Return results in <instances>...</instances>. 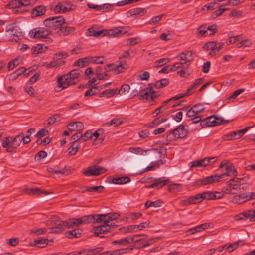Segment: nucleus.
<instances>
[{"mask_svg": "<svg viewBox=\"0 0 255 255\" xmlns=\"http://www.w3.org/2000/svg\"><path fill=\"white\" fill-rule=\"evenodd\" d=\"M203 199L204 200H213V192H204L202 193Z\"/></svg>", "mask_w": 255, "mask_h": 255, "instance_id": "nucleus-62", "label": "nucleus"}, {"mask_svg": "<svg viewBox=\"0 0 255 255\" xmlns=\"http://www.w3.org/2000/svg\"><path fill=\"white\" fill-rule=\"evenodd\" d=\"M166 153V149H154L153 150V153L151 154L152 159H157L164 158Z\"/></svg>", "mask_w": 255, "mask_h": 255, "instance_id": "nucleus-21", "label": "nucleus"}, {"mask_svg": "<svg viewBox=\"0 0 255 255\" xmlns=\"http://www.w3.org/2000/svg\"><path fill=\"white\" fill-rule=\"evenodd\" d=\"M160 96L159 91H155L151 86H148L140 90L139 92L138 98L144 102L151 101Z\"/></svg>", "mask_w": 255, "mask_h": 255, "instance_id": "nucleus-4", "label": "nucleus"}, {"mask_svg": "<svg viewBox=\"0 0 255 255\" xmlns=\"http://www.w3.org/2000/svg\"><path fill=\"white\" fill-rule=\"evenodd\" d=\"M162 202L160 200H157L155 201H147L145 204V208L146 209L149 207H158L161 205Z\"/></svg>", "mask_w": 255, "mask_h": 255, "instance_id": "nucleus-39", "label": "nucleus"}, {"mask_svg": "<svg viewBox=\"0 0 255 255\" xmlns=\"http://www.w3.org/2000/svg\"><path fill=\"white\" fill-rule=\"evenodd\" d=\"M26 193L29 195H40L42 194L44 195H48L50 193V192L40 190L39 188H35L32 189H28L26 190Z\"/></svg>", "mask_w": 255, "mask_h": 255, "instance_id": "nucleus-29", "label": "nucleus"}, {"mask_svg": "<svg viewBox=\"0 0 255 255\" xmlns=\"http://www.w3.org/2000/svg\"><path fill=\"white\" fill-rule=\"evenodd\" d=\"M212 177L208 176L204 179H200L197 181L196 184L198 185H206L208 184L213 183V180L211 179Z\"/></svg>", "mask_w": 255, "mask_h": 255, "instance_id": "nucleus-36", "label": "nucleus"}, {"mask_svg": "<svg viewBox=\"0 0 255 255\" xmlns=\"http://www.w3.org/2000/svg\"><path fill=\"white\" fill-rule=\"evenodd\" d=\"M21 136L20 134L15 137H7L2 139V146L4 148H6L7 152H13L14 150L18 147L21 143Z\"/></svg>", "mask_w": 255, "mask_h": 255, "instance_id": "nucleus-3", "label": "nucleus"}, {"mask_svg": "<svg viewBox=\"0 0 255 255\" xmlns=\"http://www.w3.org/2000/svg\"><path fill=\"white\" fill-rule=\"evenodd\" d=\"M90 63L89 57H86L82 58H80L77 60L75 63L74 65L81 67L87 66Z\"/></svg>", "mask_w": 255, "mask_h": 255, "instance_id": "nucleus-30", "label": "nucleus"}, {"mask_svg": "<svg viewBox=\"0 0 255 255\" xmlns=\"http://www.w3.org/2000/svg\"><path fill=\"white\" fill-rule=\"evenodd\" d=\"M226 172L222 173L221 176H223L224 177L226 176H237V171L234 167V166L232 164L228 163L227 164L226 168Z\"/></svg>", "mask_w": 255, "mask_h": 255, "instance_id": "nucleus-20", "label": "nucleus"}, {"mask_svg": "<svg viewBox=\"0 0 255 255\" xmlns=\"http://www.w3.org/2000/svg\"><path fill=\"white\" fill-rule=\"evenodd\" d=\"M67 128L70 131H80L84 128V125L81 122H74L70 123L67 125Z\"/></svg>", "mask_w": 255, "mask_h": 255, "instance_id": "nucleus-19", "label": "nucleus"}, {"mask_svg": "<svg viewBox=\"0 0 255 255\" xmlns=\"http://www.w3.org/2000/svg\"><path fill=\"white\" fill-rule=\"evenodd\" d=\"M175 71V69L172 67V65H168L164 67L158 72L162 73H168L171 71Z\"/></svg>", "mask_w": 255, "mask_h": 255, "instance_id": "nucleus-61", "label": "nucleus"}, {"mask_svg": "<svg viewBox=\"0 0 255 255\" xmlns=\"http://www.w3.org/2000/svg\"><path fill=\"white\" fill-rule=\"evenodd\" d=\"M59 115L55 114L47 120V125H51L59 121Z\"/></svg>", "mask_w": 255, "mask_h": 255, "instance_id": "nucleus-44", "label": "nucleus"}, {"mask_svg": "<svg viewBox=\"0 0 255 255\" xmlns=\"http://www.w3.org/2000/svg\"><path fill=\"white\" fill-rule=\"evenodd\" d=\"M47 231L46 228H40L38 229H32L30 231V233L34 234L35 235L38 236L44 234Z\"/></svg>", "mask_w": 255, "mask_h": 255, "instance_id": "nucleus-54", "label": "nucleus"}, {"mask_svg": "<svg viewBox=\"0 0 255 255\" xmlns=\"http://www.w3.org/2000/svg\"><path fill=\"white\" fill-rule=\"evenodd\" d=\"M251 128L252 127H247L243 129L234 131L226 134L223 137V140L229 141L239 139Z\"/></svg>", "mask_w": 255, "mask_h": 255, "instance_id": "nucleus-10", "label": "nucleus"}, {"mask_svg": "<svg viewBox=\"0 0 255 255\" xmlns=\"http://www.w3.org/2000/svg\"><path fill=\"white\" fill-rule=\"evenodd\" d=\"M48 241L47 239L35 240L33 242V245H37L39 248H43L48 245Z\"/></svg>", "mask_w": 255, "mask_h": 255, "instance_id": "nucleus-35", "label": "nucleus"}, {"mask_svg": "<svg viewBox=\"0 0 255 255\" xmlns=\"http://www.w3.org/2000/svg\"><path fill=\"white\" fill-rule=\"evenodd\" d=\"M130 86L129 85L125 84L122 86L121 89L119 90V94L120 95L126 94L128 92Z\"/></svg>", "mask_w": 255, "mask_h": 255, "instance_id": "nucleus-52", "label": "nucleus"}, {"mask_svg": "<svg viewBox=\"0 0 255 255\" xmlns=\"http://www.w3.org/2000/svg\"><path fill=\"white\" fill-rule=\"evenodd\" d=\"M224 123H227L229 121L220 120L219 118H216L215 116H212L208 117L201 121L200 125L202 127H211L218 125L224 123Z\"/></svg>", "mask_w": 255, "mask_h": 255, "instance_id": "nucleus-9", "label": "nucleus"}, {"mask_svg": "<svg viewBox=\"0 0 255 255\" xmlns=\"http://www.w3.org/2000/svg\"><path fill=\"white\" fill-rule=\"evenodd\" d=\"M9 6L12 9H15L16 8H21V1L20 0H13L9 3Z\"/></svg>", "mask_w": 255, "mask_h": 255, "instance_id": "nucleus-50", "label": "nucleus"}, {"mask_svg": "<svg viewBox=\"0 0 255 255\" xmlns=\"http://www.w3.org/2000/svg\"><path fill=\"white\" fill-rule=\"evenodd\" d=\"M169 84V80L167 79H162L160 80L156 81L154 83H149V86H151L152 89L156 88L157 89L164 87Z\"/></svg>", "mask_w": 255, "mask_h": 255, "instance_id": "nucleus-23", "label": "nucleus"}, {"mask_svg": "<svg viewBox=\"0 0 255 255\" xmlns=\"http://www.w3.org/2000/svg\"><path fill=\"white\" fill-rule=\"evenodd\" d=\"M82 137L81 132L78 131L71 136V140L72 141V143H76L78 141L82 142Z\"/></svg>", "mask_w": 255, "mask_h": 255, "instance_id": "nucleus-45", "label": "nucleus"}, {"mask_svg": "<svg viewBox=\"0 0 255 255\" xmlns=\"http://www.w3.org/2000/svg\"><path fill=\"white\" fill-rule=\"evenodd\" d=\"M90 62L95 64H102L104 57L102 56L89 57Z\"/></svg>", "mask_w": 255, "mask_h": 255, "instance_id": "nucleus-47", "label": "nucleus"}, {"mask_svg": "<svg viewBox=\"0 0 255 255\" xmlns=\"http://www.w3.org/2000/svg\"><path fill=\"white\" fill-rule=\"evenodd\" d=\"M43 24L50 31L54 30L57 31L61 25L65 24V19L62 16L50 17L44 20Z\"/></svg>", "mask_w": 255, "mask_h": 255, "instance_id": "nucleus-5", "label": "nucleus"}, {"mask_svg": "<svg viewBox=\"0 0 255 255\" xmlns=\"http://www.w3.org/2000/svg\"><path fill=\"white\" fill-rule=\"evenodd\" d=\"M160 163L162 164H164V162H162V160L160 159L157 162H155L154 163H152L150 166H148L147 167H146V168L144 169V172H147L149 170H151L153 168H154L155 167V166H157V167L159 166V165H160Z\"/></svg>", "mask_w": 255, "mask_h": 255, "instance_id": "nucleus-58", "label": "nucleus"}, {"mask_svg": "<svg viewBox=\"0 0 255 255\" xmlns=\"http://www.w3.org/2000/svg\"><path fill=\"white\" fill-rule=\"evenodd\" d=\"M122 123V121L119 119H114L112 120L109 122H107L105 124V126H110L111 125H114V127H116L118 125H121Z\"/></svg>", "mask_w": 255, "mask_h": 255, "instance_id": "nucleus-51", "label": "nucleus"}, {"mask_svg": "<svg viewBox=\"0 0 255 255\" xmlns=\"http://www.w3.org/2000/svg\"><path fill=\"white\" fill-rule=\"evenodd\" d=\"M191 198L193 199L194 204L200 203L203 200L202 193L197 194L195 196H191Z\"/></svg>", "mask_w": 255, "mask_h": 255, "instance_id": "nucleus-57", "label": "nucleus"}, {"mask_svg": "<svg viewBox=\"0 0 255 255\" xmlns=\"http://www.w3.org/2000/svg\"><path fill=\"white\" fill-rule=\"evenodd\" d=\"M130 179L128 177H121L114 178L112 179V182L115 184H122L129 182Z\"/></svg>", "mask_w": 255, "mask_h": 255, "instance_id": "nucleus-32", "label": "nucleus"}, {"mask_svg": "<svg viewBox=\"0 0 255 255\" xmlns=\"http://www.w3.org/2000/svg\"><path fill=\"white\" fill-rule=\"evenodd\" d=\"M82 234V230L77 228L66 233V236L69 239L78 238L81 237Z\"/></svg>", "mask_w": 255, "mask_h": 255, "instance_id": "nucleus-22", "label": "nucleus"}, {"mask_svg": "<svg viewBox=\"0 0 255 255\" xmlns=\"http://www.w3.org/2000/svg\"><path fill=\"white\" fill-rule=\"evenodd\" d=\"M127 69V65L125 61L120 62L119 64L116 67L115 66L114 72L115 74H119L123 72Z\"/></svg>", "mask_w": 255, "mask_h": 255, "instance_id": "nucleus-31", "label": "nucleus"}, {"mask_svg": "<svg viewBox=\"0 0 255 255\" xmlns=\"http://www.w3.org/2000/svg\"><path fill=\"white\" fill-rule=\"evenodd\" d=\"M132 250V248L129 249L128 248L117 249L111 251L104 252L102 253V255H119L126 253L127 251H130Z\"/></svg>", "mask_w": 255, "mask_h": 255, "instance_id": "nucleus-25", "label": "nucleus"}, {"mask_svg": "<svg viewBox=\"0 0 255 255\" xmlns=\"http://www.w3.org/2000/svg\"><path fill=\"white\" fill-rule=\"evenodd\" d=\"M146 10L143 8H136L131 9L129 11L130 15L136 17H140L144 15L146 13Z\"/></svg>", "mask_w": 255, "mask_h": 255, "instance_id": "nucleus-28", "label": "nucleus"}, {"mask_svg": "<svg viewBox=\"0 0 255 255\" xmlns=\"http://www.w3.org/2000/svg\"><path fill=\"white\" fill-rule=\"evenodd\" d=\"M247 201L245 194L236 195L232 197L231 202L233 204H241Z\"/></svg>", "mask_w": 255, "mask_h": 255, "instance_id": "nucleus-26", "label": "nucleus"}, {"mask_svg": "<svg viewBox=\"0 0 255 255\" xmlns=\"http://www.w3.org/2000/svg\"><path fill=\"white\" fill-rule=\"evenodd\" d=\"M19 64V58H15L13 60L10 61L8 62L7 65V69L9 71H11L13 69H14L16 66H18Z\"/></svg>", "mask_w": 255, "mask_h": 255, "instance_id": "nucleus-42", "label": "nucleus"}, {"mask_svg": "<svg viewBox=\"0 0 255 255\" xmlns=\"http://www.w3.org/2000/svg\"><path fill=\"white\" fill-rule=\"evenodd\" d=\"M17 25L15 23H13L8 25L6 27V30L9 34L12 35H17Z\"/></svg>", "mask_w": 255, "mask_h": 255, "instance_id": "nucleus-34", "label": "nucleus"}, {"mask_svg": "<svg viewBox=\"0 0 255 255\" xmlns=\"http://www.w3.org/2000/svg\"><path fill=\"white\" fill-rule=\"evenodd\" d=\"M99 87H96L95 85L92 86L90 89L86 91L85 93L84 96L86 97L97 94L99 92V91H97Z\"/></svg>", "mask_w": 255, "mask_h": 255, "instance_id": "nucleus-41", "label": "nucleus"}, {"mask_svg": "<svg viewBox=\"0 0 255 255\" xmlns=\"http://www.w3.org/2000/svg\"><path fill=\"white\" fill-rule=\"evenodd\" d=\"M43 45L37 44L35 46H33L32 50L33 54L41 53L43 52Z\"/></svg>", "mask_w": 255, "mask_h": 255, "instance_id": "nucleus-56", "label": "nucleus"}, {"mask_svg": "<svg viewBox=\"0 0 255 255\" xmlns=\"http://www.w3.org/2000/svg\"><path fill=\"white\" fill-rule=\"evenodd\" d=\"M244 190V187L239 184V186H236L232 187H230V188H227L226 189L225 192L226 193L231 194H235L237 193H241Z\"/></svg>", "mask_w": 255, "mask_h": 255, "instance_id": "nucleus-27", "label": "nucleus"}, {"mask_svg": "<svg viewBox=\"0 0 255 255\" xmlns=\"http://www.w3.org/2000/svg\"><path fill=\"white\" fill-rule=\"evenodd\" d=\"M141 236V235H134L133 237H129L127 238H125L123 239H121L118 240H115L112 242V245H127L129 244L130 243L134 242H137L139 240H135V238Z\"/></svg>", "mask_w": 255, "mask_h": 255, "instance_id": "nucleus-14", "label": "nucleus"}, {"mask_svg": "<svg viewBox=\"0 0 255 255\" xmlns=\"http://www.w3.org/2000/svg\"><path fill=\"white\" fill-rule=\"evenodd\" d=\"M187 133L186 130L184 129V127L183 125H180L174 130H171L167 137L170 139H172L171 136H173L175 138H182L185 137Z\"/></svg>", "mask_w": 255, "mask_h": 255, "instance_id": "nucleus-13", "label": "nucleus"}, {"mask_svg": "<svg viewBox=\"0 0 255 255\" xmlns=\"http://www.w3.org/2000/svg\"><path fill=\"white\" fill-rule=\"evenodd\" d=\"M168 190L169 192H176L180 190V185L179 184H173L168 186Z\"/></svg>", "mask_w": 255, "mask_h": 255, "instance_id": "nucleus-53", "label": "nucleus"}, {"mask_svg": "<svg viewBox=\"0 0 255 255\" xmlns=\"http://www.w3.org/2000/svg\"><path fill=\"white\" fill-rule=\"evenodd\" d=\"M107 169L104 167L99 166L96 164L88 167L83 171V173L87 176H98L105 173Z\"/></svg>", "mask_w": 255, "mask_h": 255, "instance_id": "nucleus-7", "label": "nucleus"}, {"mask_svg": "<svg viewBox=\"0 0 255 255\" xmlns=\"http://www.w3.org/2000/svg\"><path fill=\"white\" fill-rule=\"evenodd\" d=\"M190 168L191 169L193 167H206L208 165V160L206 158L200 160L194 161L190 163Z\"/></svg>", "mask_w": 255, "mask_h": 255, "instance_id": "nucleus-24", "label": "nucleus"}, {"mask_svg": "<svg viewBox=\"0 0 255 255\" xmlns=\"http://www.w3.org/2000/svg\"><path fill=\"white\" fill-rule=\"evenodd\" d=\"M113 6V5L109 4H104L102 5H99L98 11H101L102 12L109 11L112 10Z\"/></svg>", "mask_w": 255, "mask_h": 255, "instance_id": "nucleus-48", "label": "nucleus"}, {"mask_svg": "<svg viewBox=\"0 0 255 255\" xmlns=\"http://www.w3.org/2000/svg\"><path fill=\"white\" fill-rule=\"evenodd\" d=\"M20 1L21 7H27L34 4L35 0H20Z\"/></svg>", "mask_w": 255, "mask_h": 255, "instance_id": "nucleus-60", "label": "nucleus"}, {"mask_svg": "<svg viewBox=\"0 0 255 255\" xmlns=\"http://www.w3.org/2000/svg\"><path fill=\"white\" fill-rule=\"evenodd\" d=\"M51 225L52 227L49 228L50 232L52 233H59L65 229L66 228L65 221L57 219H54L51 221Z\"/></svg>", "mask_w": 255, "mask_h": 255, "instance_id": "nucleus-11", "label": "nucleus"}, {"mask_svg": "<svg viewBox=\"0 0 255 255\" xmlns=\"http://www.w3.org/2000/svg\"><path fill=\"white\" fill-rule=\"evenodd\" d=\"M76 7V6L70 2H59L54 8V11L56 13H65L67 11H73Z\"/></svg>", "mask_w": 255, "mask_h": 255, "instance_id": "nucleus-6", "label": "nucleus"}, {"mask_svg": "<svg viewBox=\"0 0 255 255\" xmlns=\"http://www.w3.org/2000/svg\"><path fill=\"white\" fill-rule=\"evenodd\" d=\"M120 215L116 212L104 214H95L84 216L78 219H69L65 221L66 227L74 228L82 224L89 223L103 222L102 225L94 228V235L100 238L105 237L104 234L109 232L115 223L114 221L118 219Z\"/></svg>", "mask_w": 255, "mask_h": 255, "instance_id": "nucleus-1", "label": "nucleus"}, {"mask_svg": "<svg viewBox=\"0 0 255 255\" xmlns=\"http://www.w3.org/2000/svg\"><path fill=\"white\" fill-rule=\"evenodd\" d=\"M51 32L48 28H37L31 30L29 35L32 38H45L49 35Z\"/></svg>", "mask_w": 255, "mask_h": 255, "instance_id": "nucleus-8", "label": "nucleus"}, {"mask_svg": "<svg viewBox=\"0 0 255 255\" xmlns=\"http://www.w3.org/2000/svg\"><path fill=\"white\" fill-rule=\"evenodd\" d=\"M234 219L235 221L249 219L250 221H255V209L239 213L234 217Z\"/></svg>", "mask_w": 255, "mask_h": 255, "instance_id": "nucleus-12", "label": "nucleus"}, {"mask_svg": "<svg viewBox=\"0 0 255 255\" xmlns=\"http://www.w3.org/2000/svg\"><path fill=\"white\" fill-rule=\"evenodd\" d=\"M117 89H111L106 90L102 92H101L99 94L100 97H103L104 96H107V97H110L114 95V94L117 92Z\"/></svg>", "mask_w": 255, "mask_h": 255, "instance_id": "nucleus-38", "label": "nucleus"}, {"mask_svg": "<svg viewBox=\"0 0 255 255\" xmlns=\"http://www.w3.org/2000/svg\"><path fill=\"white\" fill-rule=\"evenodd\" d=\"M64 63H65L64 61H61L60 62L54 61H52L50 63H49V64H48L47 65V67L51 68V67H53L60 66L64 65Z\"/></svg>", "mask_w": 255, "mask_h": 255, "instance_id": "nucleus-59", "label": "nucleus"}, {"mask_svg": "<svg viewBox=\"0 0 255 255\" xmlns=\"http://www.w3.org/2000/svg\"><path fill=\"white\" fill-rule=\"evenodd\" d=\"M75 29L74 27L68 26L63 24L56 32L59 36H65L73 32Z\"/></svg>", "mask_w": 255, "mask_h": 255, "instance_id": "nucleus-16", "label": "nucleus"}, {"mask_svg": "<svg viewBox=\"0 0 255 255\" xmlns=\"http://www.w3.org/2000/svg\"><path fill=\"white\" fill-rule=\"evenodd\" d=\"M136 229V225H133L124 227L120 229V230L125 233H130L133 232V230Z\"/></svg>", "mask_w": 255, "mask_h": 255, "instance_id": "nucleus-49", "label": "nucleus"}, {"mask_svg": "<svg viewBox=\"0 0 255 255\" xmlns=\"http://www.w3.org/2000/svg\"><path fill=\"white\" fill-rule=\"evenodd\" d=\"M191 61H192V59L187 60V61H186L184 63L177 62L172 65V67H173V68H174L175 70L180 68H182L185 69L188 68L189 65L190 64Z\"/></svg>", "mask_w": 255, "mask_h": 255, "instance_id": "nucleus-33", "label": "nucleus"}, {"mask_svg": "<svg viewBox=\"0 0 255 255\" xmlns=\"http://www.w3.org/2000/svg\"><path fill=\"white\" fill-rule=\"evenodd\" d=\"M155 183L149 185L145 186L147 188H157L160 189L163 186L166 185L169 182L168 180L164 179V178H159L158 179H155L154 180Z\"/></svg>", "mask_w": 255, "mask_h": 255, "instance_id": "nucleus-18", "label": "nucleus"}, {"mask_svg": "<svg viewBox=\"0 0 255 255\" xmlns=\"http://www.w3.org/2000/svg\"><path fill=\"white\" fill-rule=\"evenodd\" d=\"M212 177L208 176L204 179H200L197 181L196 184L198 185H206L208 184L213 183V180L211 179Z\"/></svg>", "mask_w": 255, "mask_h": 255, "instance_id": "nucleus-37", "label": "nucleus"}, {"mask_svg": "<svg viewBox=\"0 0 255 255\" xmlns=\"http://www.w3.org/2000/svg\"><path fill=\"white\" fill-rule=\"evenodd\" d=\"M217 42L211 41V42H208V43H206L204 45L203 48L207 50H211L212 49L215 48V47L217 46Z\"/></svg>", "mask_w": 255, "mask_h": 255, "instance_id": "nucleus-55", "label": "nucleus"}, {"mask_svg": "<svg viewBox=\"0 0 255 255\" xmlns=\"http://www.w3.org/2000/svg\"><path fill=\"white\" fill-rule=\"evenodd\" d=\"M163 16V14H161L160 15H158L155 17H153L149 21V23L151 25H155L156 23L160 21L162 17Z\"/></svg>", "mask_w": 255, "mask_h": 255, "instance_id": "nucleus-64", "label": "nucleus"}, {"mask_svg": "<svg viewBox=\"0 0 255 255\" xmlns=\"http://www.w3.org/2000/svg\"><path fill=\"white\" fill-rule=\"evenodd\" d=\"M192 107L197 114L202 113L205 110V107L201 103L195 104L192 106Z\"/></svg>", "mask_w": 255, "mask_h": 255, "instance_id": "nucleus-43", "label": "nucleus"}, {"mask_svg": "<svg viewBox=\"0 0 255 255\" xmlns=\"http://www.w3.org/2000/svg\"><path fill=\"white\" fill-rule=\"evenodd\" d=\"M79 148V144L72 143L71 146L68 149L69 154H70V155H75L77 153Z\"/></svg>", "mask_w": 255, "mask_h": 255, "instance_id": "nucleus-40", "label": "nucleus"}, {"mask_svg": "<svg viewBox=\"0 0 255 255\" xmlns=\"http://www.w3.org/2000/svg\"><path fill=\"white\" fill-rule=\"evenodd\" d=\"M46 10V6L43 5L35 7L31 12L32 17L40 16L45 14Z\"/></svg>", "mask_w": 255, "mask_h": 255, "instance_id": "nucleus-17", "label": "nucleus"}, {"mask_svg": "<svg viewBox=\"0 0 255 255\" xmlns=\"http://www.w3.org/2000/svg\"><path fill=\"white\" fill-rule=\"evenodd\" d=\"M80 70L74 69L66 75H64L57 79L58 85L62 89L66 88L70 85L77 84L79 81Z\"/></svg>", "mask_w": 255, "mask_h": 255, "instance_id": "nucleus-2", "label": "nucleus"}, {"mask_svg": "<svg viewBox=\"0 0 255 255\" xmlns=\"http://www.w3.org/2000/svg\"><path fill=\"white\" fill-rule=\"evenodd\" d=\"M121 33V31L120 30H102L97 31L96 34V37H103L105 36H107L108 37H115L117 36L119 34Z\"/></svg>", "mask_w": 255, "mask_h": 255, "instance_id": "nucleus-15", "label": "nucleus"}, {"mask_svg": "<svg viewBox=\"0 0 255 255\" xmlns=\"http://www.w3.org/2000/svg\"><path fill=\"white\" fill-rule=\"evenodd\" d=\"M170 61L169 59L167 58H161L158 60H157L154 63V67H158L162 66L167 63H168Z\"/></svg>", "mask_w": 255, "mask_h": 255, "instance_id": "nucleus-46", "label": "nucleus"}, {"mask_svg": "<svg viewBox=\"0 0 255 255\" xmlns=\"http://www.w3.org/2000/svg\"><path fill=\"white\" fill-rule=\"evenodd\" d=\"M228 9L220 8L218 10L215 11L212 13V17L213 18H216L218 16H220L224 11L227 10Z\"/></svg>", "mask_w": 255, "mask_h": 255, "instance_id": "nucleus-63", "label": "nucleus"}]
</instances>
